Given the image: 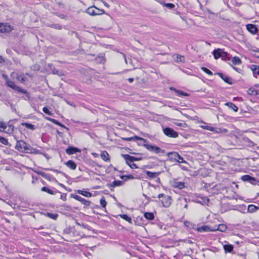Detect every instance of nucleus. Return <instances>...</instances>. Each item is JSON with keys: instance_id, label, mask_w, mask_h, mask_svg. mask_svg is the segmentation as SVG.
I'll return each mask as SVG.
<instances>
[{"instance_id": "f257e3e1", "label": "nucleus", "mask_w": 259, "mask_h": 259, "mask_svg": "<svg viewBox=\"0 0 259 259\" xmlns=\"http://www.w3.org/2000/svg\"><path fill=\"white\" fill-rule=\"evenodd\" d=\"M6 83L9 87L14 90L18 93L25 94L28 98H29V94L27 92V91L26 90L23 89L22 88L16 85L15 82H13V81L9 79L6 81Z\"/></svg>"}, {"instance_id": "f03ea898", "label": "nucleus", "mask_w": 259, "mask_h": 259, "mask_svg": "<svg viewBox=\"0 0 259 259\" xmlns=\"http://www.w3.org/2000/svg\"><path fill=\"white\" fill-rule=\"evenodd\" d=\"M122 157L125 160L126 163L132 168H137V165L134 163L135 161L138 160L137 158L128 154H122Z\"/></svg>"}, {"instance_id": "7ed1b4c3", "label": "nucleus", "mask_w": 259, "mask_h": 259, "mask_svg": "<svg viewBox=\"0 0 259 259\" xmlns=\"http://www.w3.org/2000/svg\"><path fill=\"white\" fill-rule=\"evenodd\" d=\"M212 54L215 59L221 58L222 60H226L228 56V53L221 49H215Z\"/></svg>"}, {"instance_id": "20e7f679", "label": "nucleus", "mask_w": 259, "mask_h": 259, "mask_svg": "<svg viewBox=\"0 0 259 259\" xmlns=\"http://www.w3.org/2000/svg\"><path fill=\"white\" fill-rule=\"evenodd\" d=\"M85 12L91 16H96L101 15L105 12L104 10H100L95 6H92L88 8Z\"/></svg>"}, {"instance_id": "39448f33", "label": "nucleus", "mask_w": 259, "mask_h": 259, "mask_svg": "<svg viewBox=\"0 0 259 259\" xmlns=\"http://www.w3.org/2000/svg\"><path fill=\"white\" fill-rule=\"evenodd\" d=\"M158 197L160 199L161 198V201L163 206L165 207H169L171 203V197L165 195L163 194H159L158 195Z\"/></svg>"}, {"instance_id": "423d86ee", "label": "nucleus", "mask_w": 259, "mask_h": 259, "mask_svg": "<svg viewBox=\"0 0 259 259\" xmlns=\"http://www.w3.org/2000/svg\"><path fill=\"white\" fill-rule=\"evenodd\" d=\"M29 145L23 141H17L15 148L21 152H24L29 149Z\"/></svg>"}, {"instance_id": "0eeeda50", "label": "nucleus", "mask_w": 259, "mask_h": 259, "mask_svg": "<svg viewBox=\"0 0 259 259\" xmlns=\"http://www.w3.org/2000/svg\"><path fill=\"white\" fill-rule=\"evenodd\" d=\"M163 131L164 134L169 137L177 138L178 136V134L170 127L163 128Z\"/></svg>"}, {"instance_id": "6e6552de", "label": "nucleus", "mask_w": 259, "mask_h": 259, "mask_svg": "<svg viewBox=\"0 0 259 259\" xmlns=\"http://www.w3.org/2000/svg\"><path fill=\"white\" fill-rule=\"evenodd\" d=\"M13 30V26L7 24L0 23V32L9 33Z\"/></svg>"}, {"instance_id": "1a4fd4ad", "label": "nucleus", "mask_w": 259, "mask_h": 259, "mask_svg": "<svg viewBox=\"0 0 259 259\" xmlns=\"http://www.w3.org/2000/svg\"><path fill=\"white\" fill-rule=\"evenodd\" d=\"M171 187L178 188L179 189H183L185 187V183L182 182H178L176 180H173L170 182Z\"/></svg>"}, {"instance_id": "9d476101", "label": "nucleus", "mask_w": 259, "mask_h": 259, "mask_svg": "<svg viewBox=\"0 0 259 259\" xmlns=\"http://www.w3.org/2000/svg\"><path fill=\"white\" fill-rule=\"evenodd\" d=\"M66 152L67 154L68 155H72L74 153H76L77 152H80V150L79 149H78V148H76V147H72V146H69L66 149Z\"/></svg>"}, {"instance_id": "9b49d317", "label": "nucleus", "mask_w": 259, "mask_h": 259, "mask_svg": "<svg viewBox=\"0 0 259 259\" xmlns=\"http://www.w3.org/2000/svg\"><path fill=\"white\" fill-rule=\"evenodd\" d=\"M247 30L253 34H255L257 32V28L256 26L252 24H248L246 25Z\"/></svg>"}, {"instance_id": "f8f14e48", "label": "nucleus", "mask_w": 259, "mask_h": 259, "mask_svg": "<svg viewBox=\"0 0 259 259\" xmlns=\"http://www.w3.org/2000/svg\"><path fill=\"white\" fill-rule=\"evenodd\" d=\"M218 74L221 77V78L226 82L231 84H232V79L230 77L223 74L222 73H218Z\"/></svg>"}, {"instance_id": "ddd939ff", "label": "nucleus", "mask_w": 259, "mask_h": 259, "mask_svg": "<svg viewBox=\"0 0 259 259\" xmlns=\"http://www.w3.org/2000/svg\"><path fill=\"white\" fill-rule=\"evenodd\" d=\"M196 230L200 232H209V231H215V230L211 229L207 226H202L200 227H198L196 229Z\"/></svg>"}, {"instance_id": "4468645a", "label": "nucleus", "mask_w": 259, "mask_h": 259, "mask_svg": "<svg viewBox=\"0 0 259 259\" xmlns=\"http://www.w3.org/2000/svg\"><path fill=\"white\" fill-rule=\"evenodd\" d=\"M101 157L103 160L106 162H109L110 160L109 154L106 151L101 152Z\"/></svg>"}, {"instance_id": "2eb2a0df", "label": "nucleus", "mask_w": 259, "mask_h": 259, "mask_svg": "<svg viewBox=\"0 0 259 259\" xmlns=\"http://www.w3.org/2000/svg\"><path fill=\"white\" fill-rule=\"evenodd\" d=\"M172 58L176 63L184 62L185 61V57L181 55H174Z\"/></svg>"}, {"instance_id": "dca6fc26", "label": "nucleus", "mask_w": 259, "mask_h": 259, "mask_svg": "<svg viewBox=\"0 0 259 259\" xmlns=\"http://www.w3.org/2000/svg\"><path fill=\"white\" fill-rule=\"evenodd\" d=\"M124 140L126 141H136V140H139V141H143L144 142H146V140L142 137H140L138 136H134L133 137H130V138H122Z\"/></svg>"}, {"instance_id": "f3484780", "label": "nucleus", "mask_w": 259, "mask_h": 259, "mask_svg": "<svg viewBox=\"0 0 259 259\" xmlns=\"http://www.w3.org/2000/svg\"><path fill=\"white\" fill-rule=\"evenodd\" d=\"M250 68L252 70L253 75L256 77V75H259V66L256 65H252Z\"/></svg>"}, {"instance_id": "a211bd4d", "label": "nucleus", "mask_w": 259, "mask_h": 259, "mask_svg": "<svg viewBox=\"0 0 259 259\" xmlns=\"http://www.w3.org/2000/svg\"><path fill=\"white\" fill-rule=\"evenodd\" d=\"M66 165L72 170H75L76 168V163L72 160H68L65 163Z\"/></svg>"}, {"instance_id": "6ab92c4d", "label": "nucleus", "mask_w": 259, "mask_h": 259, "mask_svg": "<svg viewBox=\"0 0 259 259\" xmlns=\"http://www.w3.org/2000/svg\"><path fill=\"white\" fill-rule=\"evenodd\" d=\"M46 119L52 122V123H54V124H56L60 126H61V127H63L65 128H66L67 130H68V128L66 127L65 125H64L63 124H62L61 123H60V122H59L58 120L55 119H53V118H50V117H47Z\"/></svg>"}, {"instance_id": "aec40b11", "label": "nucleus", "mask_w": 259, "mask_h": 259, "mask_svg": "<svg viewBox=\"0 0 259 259\" xmlns=\"http://www.w3.org/2000/svg\"><path fill=\"white\" fill-rule=\"evenodd\" d=\"M146 174L147 176L150 178H156L160 174V172H151L150 171H146Z\"/></svg>"}, {"instance_id": "412c9836", "label": "nucleus", "mask_w": 259, "mask_h": 259, "mask_svg": "<svg viewBox=\"0 0 259 259\" xmlns=\"http://www.w3.org/2000/svg\"><path fill=\"white\" fill-rule=\"evenodd\" d=\"M77 192L78 194H81L86 197H91L92 196V194L88 191H83L81 190H78L77 191Z\"/></svg>"}, {"instance_id": "4be33fe9", "label": "nucleus", "mask_w": 259, "mask_h": 259, "mask_svg": "<svg viewBox=\"0 0 259 259\" xmlns=\"http://www.w3.org/2000/svg\"><path fill=\"white\" fill-rule=\"evenodd\" d=\"M178 153L176 152H170L167 154V155L171 160L176 161L177 158L178 157Z\"/></svg>"}, {"instance_id": "5701e85b", "label": "nucleus", "mask_w": 259, "mask_h": 259, "mask_svg": "<svg viewBox=\"0 0 259 259\" xmlns=\"http://www.w3.org/2000/svg\"><path fill=\"white\" fill-rule=\"evenodd\" d=\"M225 105L228 106L230 109H232L235 112H237L238 110V108L233 103L228 102L225 104Z\"/></svg>"}, {"instance_id": "b1692460", "label": "nucleus", "mask_w": 259, "mask_h": 259, "mask_svg": "<svg viewBox=\"0 0 259 259\" xmlns=\"http://www.w3.org/2000/svg\"><path fill=\"white\" fill-rule=\"evenodd\" d=\"M227 226L225 224H220L218 226L217 229H213V230H215V231L218 230V231L223 232H225L227 230Z\"/></svg>"}, {"instance_id": "393cba45", "label": "nucleus", "mask_w": 259, "mask_h": 259, "mask_svg": "<svg viewBox=\"0 0 259 259\" xmlns=\"http://www.w3.org/2000/svg\"><path fill=\"white\" fill-rule=\"evenodd\" d=\"M124 183L123 181L120 180H116L113 181L110 184V186L113 187H118L123 185Z\"/></svg>"}, {"instance_id": "a878e982", "label": "nucleus", "mask_w": 259, "mask_h": 259, "mask_svg": "<svg viewBox=\"0 0 259 259\" xmlns=\"http://www.w3.org/2000/svg\"><path fill=\"white\" fill-rule=\"evenodd\" d=\"M232 62L234 65H240L241 64L242 61L239 57L235 56L232 58Z\"/></svg>"}, {"instance_id": "bb28decb", "label": "nucleus", "mask_w": 259, "mask_h": 259, "mask_svg": "<svg viewBox=\"0 0 259 259\" xmlns=\"http://www.w3.org/2000/svg\"><path fill=\"white\" fill-rule=\"evenodd\" d=\"M21 125L25 126L26 128L30 129L31 130H34L35 129V125L29 123H22Z\"/></svg>"}, {"instance_id": "cd10ccee", "label": "nucleus", "mask_w": 259, "mask_h": 259, "mask_svg": "<svg viewBox=\"0 0 259 259\" xmlns=\"http://www.w3.org/2000/svg\"><path fill=\"white\" fill-rule=\"evenodd\" d=\"M224 249L226 252H231L233 249V246L231 244L224 245Z\"/></svg>"}, {"instance_id": "c85d7f7f", "label": "nucleus", "mask_w": 259, "mask_h": 259, "mask_svg": "<svg viewBox=\"0 0 259 259\" xmlns=\"http://www.w3.org/2000/svg\"><path fill=\"white\" fill-rule=\"evenodd\" d=\"M241 180L244 182L254 181L255 179L249 175H244L241 177Z\"/></svg>"}, {"instance_id": "c756f323", "label": "nucleus", "mask_w": 259, "mask_h": 259, "mask_svg": "<svg viewBox=\"0 0 259 259\" xmlns=\"http://www.w3.org/2000/svg\"><path fill=\"white\" fill-rule=\"evenodd\" d=\"M144 215L147 220H152L154 219V215L152 212H145Z\"/></svg>"}, {"instance_id": "7c9ffc66", "label": "nucleus", "mask_w": 259, "mask_h": 259, "mask_svg": "<svg viewBox=\"0 0 259 259\" xmlns=\"http://www.w3.org/2000/svg\"><path fill=\"white\" fill-rule=\"evenodd\" d=\"M41 190L42 191L46 192H47L50 194H51V195H54L56 193L55 192L50 190V189H49L48 187H42L41 189Z\"/></svg>"}, {"instance_id": "2f4dec72", "label": "nucleus", "mask_w": 259, "mask_h": 259, "mask_svg": "<svg viewBox=\"0 0 259 259\" xmlns=\"http://www.w3.org/2000/svg\"><path fill=\"white\" fill-rule=\"evenodd\" d=\"M120 178L123 180L125 181H127L128 180H133L134 179V177L132 175H123L120 176Z\"/></svg>"}, {"instance_id": "473e14b6", "label": "nucleus", "mask_w": 259, "mask_h": 259, "mask_svg": "<svg viewBox=\"0 0 259 259\" xmlns=\"http://www.w3.org/2000/svg\"><path fill=\"white\" fill-rule=\"evenodd\" d=\"M258 209V208L254 205L250 204L248 207V211L249 212H253Z\"/></svg>"}, {"instance_id": "72a5a7b5", "label": "nucleus", "mask_w": 259, "mask_h": 259, "mask_svg": "<svg viewBox=\"0 0 259 259\" xmlns=\"http://www.w3.org/2000/svg\"><path fill=\"white\" fill-rule=\"evenodd\" d=\"M119 216L123 219V220L126 221L130 223H132V219L130 217H129L127 214H120Z\"/></svg>"}, {"instance_id": "f704fd0d", "label": "nucleus", "mask_w": 259, "mask_h": 259, "mask_svg": "<svg viewBox=\"0 0 259 259\" xmlns=\"http://www.w3.org/2000/svg\"><path fill=\"white\" fill-rule=\"evenodd\" d=\"M46 215L50 218H51L53 220H56L58 217V214L57 213H49L48 212L46 214Z\"/></svg>"}, {"instance_id": "c9c22d12", "label": "nucleus", "mask_w": 259, "mask_h": 259, "mask_svg": "<svg viewBox=\"0 0 259 259\" xmlns=\"http://www.w3.org/2000/svg\"><path fill=\"white\" fill-rule=\"evenodd\" d=\"M200 127L204 130H208V131H210L211 132H213L214 131V128L213 127L211 126L208 125H201Z\"/></svg>"}, {"instance_id": "e433bc0d", "label": "nucleus", "mask_w": 259, "mask_h": 259, "mask_svg": "<svg viewBox=\"0 0 259 259\" xmlns=\"http://www.w3.org/2000/svg\"><path fill=\"white\" fill-rule=\"evenodd\" d=\"M0 142L5 145L8 146L9 145L8 140L3 137L0 136Z\"/></svg>"}, {"instance_id": "4c0bfd02", "label": "nucleus", "mask_w": 259, "mask_h": 259, "mask_svg": "<svg viewBox=\"0 0 259 259\" xmlns=\"http://www.w3.org/2000/svg\"><path fill=\"white\" fill-rule=\"evenodd\" d=\"M80 202L85 206H89L91 204V202L90 201L85 200L83 198Z\"/></svg>"}, {"instance_id": "58836bf2", "label": "nucleus", "mask_w": 259, "mask_h": 259, "mask_svg": "<svg viewBox=\"0 0 259 259\" xmlns=\"http://www.w3.org/2000/svg\"><path fill=\"white\" fill-rule=\"evenodd\" d=\"M201 70L203 71L204 72H205L206 74L209 75H212L213 73L211 71L207 69V68L205 67H202L201 68Z\"/></svg>"}, {"instance_id": "ea45409f", "label": "nucleus", "mask_w": 259, "mask_h": 259, "mask_svg": "<svg viewBox=\"0 0 259 259\" xmlns=\"http://www.w3.org/2000/svg\"><path fill=\"white\" fill-rule=\"evenodd\" d=\"M144 147L149 151L153 152L155 146L149 145V144H145Z\"/></svg>"}, {"instance_id": "a19ab883", "label": "nucleus", "mask_w": 259, "mask_h": 259, "mask_svg": "<svg viewBox=\"0 0 259 259\" xmlns=\"http://www.w3.org/2000/svg\"><path fill=\"white\" fill-rule=\"evenodd\" d=\"M177 156L178 157L177 158L176 161L178 162L179 163H186L185 160L179 153L178 154Z\"/></svg>"}, {"instance_id": "79ce46f5", "label": "nucleus", "mask_w": 259, "mask_h": 259, "mask_svg": "<svg viewBox=\"0 0 259 259\" xmlns=\"http://www.w3.org/2000/svg\"><path fill=\"white\" fill-rule=\"evenodd\" d=\"M7 130L6 131V132L7 133L10 134L13 132L14 126L13 125H7Z\"/></svg>"}, {"instance_id": "37998d69", "label": "nucleus", "mask_w": 259, "mask_h": 259, "mask_svg": "<svg viewBox=\"0 0 259 259\" xmlns=\"http://www.w3.org/2000/svg\"><path fill=\"white\" fill-rule=\"evenodd\" d=\"M100 204L101 206L105 208L107 205V202L105 200V197H103L100 200Z\"/></svg>"}, {"instance_id": "c03bdc74", "label": "nucleus", "mask_w": 259, "mask_h": 259, "mask_svg": "<svg viewBox=\"0 0 259 259\" xmlns=\"http://www.w3.org/2000/svg\"><path fill=\"white\" fill-rule=\"evenodd\" d=\"M153 152L158 154L160 153H163V150H162L160 148L155 146Z\"/></svg>"}, {"instance_id": "a18cd8bd", "label": "nucleus", "mask_w": 259, "mask_h": 259, "mask_svg": "<svg viewBox=\"0 0 259 259\" xmlns=\"http://www.w3.org/2000/svg\"><path fill=\"white\" fill-rule=\"evenodd\" d=\"M248 94L252 95H257V91L255 90L249 89L248 91Z\"/></svg>"}, {"instance_id": "49530a36", "label": "nucleus", "mask_w": 259, "mask_h": 259, "mask_svg": "<svg viewBox=\"0 0 259 259\" xmlns=\"http://www.w3.org/2000/svg\"><path fill=\"white\" fill-rule=\"evenodd\" d=\"M42 111L46 114L49 115H52V113L51 112L49 109L47 107H44L42 109Z\"/></svg>"}, {"instance_id": "de8ad7c7", "label": "nucleus", "mask_w": 259, "mask_h": 259, "mask_svg": "<svg viewBox=\"0 0 259 259\" xmlns=\"http://www.w3.org/2000/svg\"><path fill=\"white\" fill-rule=\"evenodd\" d=\"M71 197L73 198L75 200L78 201L80 202V201L82 199V197H81L80 196L74 195V194H71Z\"/></svg>"}, {"instance_id": "09e8293b", "label": "nucleus", "mask_w": 259, "mask_h": 259, "mask_svg": "<svg viewBox=\"0 0 259 259\" xmlns=\"http://www.w3.org/2000/svg\"><path fill=\"white\" fill-rule=\"evenodd\" d=\"M51 27L52 28H55V29H61L62 28V26H61L60 25H59V24H52L51 25Z\"/></svg>"}, {"instance_id": "8fccbe9b", "label": "nucleus", "mask_w": 259, "mask_h": 259, "mask_svg": "<svg viewBox=\"0 0 259 259\" xmlns=\"http://www.w3.org/2000/svg\"><path fill=\"white\" fill-rule=\"evenodd\" d=\"M174 90L178 94L179 96H187V94L184 93L183 91L177 90L176 89H174Z\"/></svg>"}, {"instance_id": "3c124183", "label": "nucleus", "mask_w": 259, "mask_h": 259, "mask_svg": "<svg viewBox=\"0 0 259 259\" xmlns=\"http://www.w3.org/2000/svg\"><path fill=\"white\" fill-rule=\"evenodd\" d=\"M0 128H3L4 130H6L7 128V125L5 123L0 121Z\"/></svg>"}, {"instance_id": "603ef678", "label": "nucleus", "mask_w": 259, "mask_h": 259, "mask_svg": "<svg viewBox=\"0 0 259 259\" xmlns=\"http://www.w3.org/2000/svg\"><path fill=\"white\" fill-rule=\"evenodd\" d=\"M164 6L169 9H172L175 7L173 4H171V3L165 4Z\"/></svg>"}, {"instance_id": "864d4df0", "label": "nucleus", "mask_w": 259, "mask_h": 259, "mask_svg": "<svg viewBox=\"0 0 259 259\" xmlns=\"http://www.w3.org/2000/svg\"><path fill=\"white\" fill-rule=\"evenodd\" d=\"M17 78L21 82H24L25 81V78H24V77L23 75L18 76Z\"/></svg>"}, {"instance_id": "5fc2aeb1", "label": "nucleus", "mask_w": 259, "mask_h": 259, "mask_svg": "<svg viewBox=\"0 0 259 259\" xmlns=\"http://www.w3.org/2000/svg\"><path fill=\"white\" fill-rule=\"evenodd\" d=\"M41 175L42 177L45 178V179H48V175L42 172L41 174Z\"/></svg>"}, {"instance_id": "6e6d98bb", "label": "nucleus", "mask_w": 259, "mask_h": 259, "mask_svg": "<svg viewBox=\"0 0 259 259\" xmlns=\"http://www.w3.org/2000/svg\"><path fill=\"white\" fill-rule=\"evenodd\" d=\"M3 77L5 79V80H6V82L9 80V79L8 78V76L6 75V74H3Z\"/></svg>"}, {"instance_id": "4d7b16f0", "label": "nucleus", "mask_w": 259, "mask_h": 259, "mask_svg": "<svg viewBox=\"0 0 259 259\" xmlns=\"http://www.w3.org/2000/svg\"><path fill=\"white\" fill-rule=\"evenodd\" d=\"M5 62V60L4 58L0 55V63H3Z\"/></svg>"}, {"instance_id": "13d9d810", "label": "nucleus", "mask_w": 259, "mask_h": 259, "mask_svg": "<svg viewBox=\"0 0 259 259\" xmlns=\"http://www.w3.org/2000/svg\"><path fill=\"white\" fill-rule=\"evenodd\" d=\"M203 202H204V203L208 202H209V199H208V198H207V197H205V198H204L203 199Z\"/></svg>"}, {"instance_id": "bf43d9fd", "label": "nucleus", "mask_w": 259, "mask_h": 259, "mask_svg": "<svg viewBox=\"0 0 259 259\" xmlns=\"http://www.w3.org/2000/svg\"><path fill=\"white\" fill-rule=\"evenodd\" d=\"M53 73L55 74H57V75H61V74L59 73V71L58 70H54L53 71Z\"/></svg>"}, {"instance_id": "052dcab7", "label": "nucleus", "mask_w": 259, "mask_h": 259, "mask_svg": "<svg viewBox=\"0 0 259 259\" xmlns=\"http://www.w3.org/2000/svg\"><path fill=\"white\" fill-rule=\"evenodd\" d=\"M134 78H129L128 79V81L130 82H131V83L133 82V81H134Z\"/></svg>"}, {"instance_id": "680f3d73", "label": "nucleus", "mask_w": 259, "mask_h": 259, "mask_svg": "<svg viewBox=\"0 0 259 259\" xmlns=\"http://www.w3.org/2000/svg\"><path fill=\"white\" fill-rule=\"evenodd\" d=\"M92 154L95 157H97L99 155L97 153H92Z\"/></svg>"}, {"instance_id": "e2e57ef3", "label": "nucleus", "mask_w": 259, "mask_h": 259, "mask_svg": "<svg viewBox=\"0 0 259 259\" xmlns=\"http://www.w3.org/2000/svg\"><path fill=\"white\" fill-rule=\"evenodd\" d=\"M104 5L107 8L109 7V5L106 2H104Z\"/></svg>"}, {"instance_id": "0e129e2a", "label": "nucleus", "mask_w": 259, "mask_h": 259, "mask_svg": "<svg viewBox=\"0 0 259 259\" xmlns=\"http://www.w3.org/2000/svg\"><path fill=\"white\" fill-rule=\"evenodd\" d=\"M123 57H124V61H125V62L126 64H127L128 62H127V59L126 58V57H125V55H123Z\"/></svg>"}, {"instance_id": "69168bd1", "label": "nucleus", "mask_w": 259, "mask_h": 259, "mask_svg": "<svg viewBox=\"0 0 259 259\" xmlns=\"http://www.w3.org/2000/svg\"><path fill=\"white\" fill-rule=\"evenodd\" d=\"M233 69H235V70L238 71V69H237V68L234 67H233Z\"/></svg>"}, {"instance_id": "338daca9", "label": "nucleus", "mask_w": 259, "mask_h": 259, "mask_svg": "<svg viewBox=\"0 0 259 259\" xmlns=\"http://www.w3.org/2000/svg\"><path fill=\"white\" fill-rule=\"evenodd\" d=\"M185 208H187V204H186V205H185Z\"/></svg>"}, {"instance_id": "774afa93", "label": "nucleus", "mask_w": 259, "mask_h": 259, "mask_svg": "<svg viewBox=\"0 0 259 259\" xmlns=\"http://www.w3.org/2000/svg\"><path fill=\"white\" fill-rule=\"evenodd\" d=\"M188 242L189 243H191V241H190V240H188Z\"/></svg>"}]
</instances>
